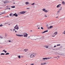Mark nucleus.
Returning <instances> with one entry per match:
<instances>
[{
	"label": "nucleus",
	"instance_id": "f257e3e1",
	"mask_svg": "<svg viewBox=\"0 0 65 65\" xmlns=\"http://www.w3.org/2000/svg\"><path fill=\"white\" fill-rule=\"evenodd\" d=\"M29 37H30V39L32 40H36V39H38V36H32V37H28L27 38L29 39Z\"/></svg>",
	"mask_w": 65,
	"mask_h": 65
},
{
	"label": "nucleus",
	"instance_id": "f03ea898",
	"mask_svg": "<svg viewBox=\"0 0 65 65\" xmlns=\"http://www.w3.org/2000/svg\"><path fill=\"white\" fill-rule=\"evenodd\" d=\"M3 2L4 4H5V3H9V2L8 1V0H7L5 1H3Z\"/></svg>",
	"mask_w": 65,
	"mask_h": 65
},
{
	"label": "nucleus",
	"instance_id": "7ed1b4c3",
	"mask_svg": "<svg viewBox=\"0 0 65 65\" xmlns=\"http://www.w3.org/2000/svg\"><path fill=\"white\" fill-rule=\"evenodd\" d=\"M24 35V37H27V36H28V34L26 33H24L23 34Z\"/></svg>",
	"mask_w": 65,
	"mask_h": 65
},
{
	"label": "nucleus",
	"instance_id": "20e7f679",
	"mask_svg": "<svg viewBox=\"0 0 65 65\" xmlns=\"http://www.w3.org/2000/svg\"><path fill=\"white\" fill-rule=\"evenodd\" d=\"M42 10L43 11H44L45 12H46V13L47 12V10H45V9L44 8Z\"/></svg>",
	"mask_w": 65,
	"mask_h": 65
},
{
	"label": "nucleus",
	"instance_id": "39448f33",
	"mask_svg": "<svg viewBox=\"0 0 65 65\" xmlns=\"http://www.w3.org/2000/svg\"><path fill=\"white\" fill-rule=\"evenodd\" d=\"M62 46H61L60 47H59V48H57L56 51H57V50H58L61 49V48H62Z\"/></svg>",
	"mask_w": 65,
	"mask_h": 65
},
{
	"label": "nucleus",
	"instance_id": "423d86ee",
	"mask_svg": "<svg viewBox=\"0 0 65 65\" xmlns=\"http://www.w3.org/2000/svg\"><path fill=\"white\" fill-rule=\"evenodd\" d=\"M38 39H41V37L42 36H38Z\"/></svg>",
	"mask_w": 65,
	"mask_h": 65
},
{
	"label": "nucleus",
	"instance_id": "0eeeda50",
	"mask_svg": "<svg viewBox=\"0 0 65 65\" xmlns=\"http://www.w3.org/2000/svg\"><path fill=\"white\" fill-rule=\"evenodd\" d=\"M5 13V11L4 12H0V15H1V14H4V13Z\"/></svg>",
	"mask_w": 65,
	"mask_h": 65
},
{
	"label": "nucleus",
	"instance_id": "6e6552de",
	"mask_svg": "<svg viewBox=\"0 0 65 65\" xmlns=\"http://www.w3.org/2000/svg\"><path fill=\"white\" fill-rule=\"evenodd\" d=\"M25 13V12L24 11L21 12H20V13H21V14H24Z\"/></svg>",
	"mask_w": 65,
	"mask_h": 65
},
{
	"label": "nucleus",
	"instance_id": "1a4fd4ad",
	"mask_svg": "<svg viewBox=\"0 0 65 65\" xmlns=\"http://www.w3.org/2000/svg\"><path fill=\"white\" fill-rule=\"evenodd\" d=\"M48 32V30H47L45 31H44L42 33L43 34L44 33H45V32Z\"/></svg>",
	"mask_w": 65,
	"mask_h": 65
},
{
	"label": "nucleus",
	"instance_id": "9d476101",
	"mask_svg": "<svg viewBox=\"0 0 65 65\" xmlns=\"http://www.w3.org/2000/svg\"><path fill=\"white\" fill-rule=\"evenodd\" d=\"M60 6H61V4H59V5H58L57 6V8H58V7H59V6H60Z\"/></svg>",
	"mask_w": 65,
	"mask_h": 65
},
{
	"label": "nucleus",
	"instance_id": "9b49d317",
	"mask_svg": "<svg viewBox=\"0 0 65 65\" xmlns=\"http://www.w3.org/2000/svg\"><path fill=\"white\" fill-rule=\"evenodd\" d=\"M33 54H32L30 55V58H33Z\"/></svg>",
	"mask_w": 65,
	"mask_h": 65
},
{
	"label": "nucleus",
	"instance_id": "f8f14e48",
	"mask_svg": "<svg viewBox=\"0 0 65 65\" xmlns=\"http://www.w3.org/2000/svg\"><path fill=\"white\" fill-rule=\"evenodd\" d=\"M61 10H62V9H59V10H58L57 11V12L58 13H59V12H60V11H61Z\"/></svg>",
	"mask_w": 65,
	"mask_h": 65
},
{
	"label": "nucleus",
	"instance_id": "ddd939ff",
	"mask_svg": "<svg viewBox=\"0 0 65 65\" xmlns=\"http://www.w3.org/2000/svg\"><path fill=\"white\" fill-rule=\"evenodd\" d=\"M43 60H47V57L45 58H43Z\"/></svg>",
	"mask_w": 65,
	"mask_h": 65
},
{
	"label": "nucleus",
	"instance_id": "4468645a",
	"mask_svg": "<svg viewBox=\"0 0 65 65\" xmlns=\"http://www.w3.org/2000/svg\"><path fill=\"white\" fill-rule=\"evenodd\" d=\"M44 38V36H42L41 38V39H43Z\"/></svg>",
	"mask_w": 65,
	"mask_h": 65
},
{
	"label": "nucleus",
	"instance_id": "2eb2a0df",
	"mask_svg": "<svg viewBox=\"0 0 65 65\" xmlns=\"http://www.w3.org/2000/svg\"><path fill=\"white\" fill-rule=\"evenodd\" d=\"M44 47L46 48H48V46H45Z\"/></svg>",
	"mask_w": 65,
	"mask_h": 65
},
{
	"label": "nucleus",
	"instance_id": "dca6fc26",
	"mask_svg": "<svg viewBox=\"0 0 65 65\" xmlns=\"http://www.w3.org/2000/svg\"><path fill=\"white\" fill-rule=\"evenodd\" d=\"M24 51L25 52H26L27 51H28V49H25L24 50Z\"/></svg>",
	"mask_w": 65,
	"mask_h": 65
},
{
	"label": "nucleus",
	"instance_id": "f3484780",
	"mask_svg": "<svg viewBox=\"0 0 65 65\" xmlns=\"http://www.w3.org/2000/svg\"><path fill=\"white\" fill-rule=\"evenodd\" d=\"M53 28V26H50L49 29H51V28Z\"/></svg>",
	"mask_w": 65,
	"mask_h": 65
},
{
	"label": "nucleus",
	"instance_id": "a211bd4d",
	"mask_svg": "<svg viewBox=\"0 0 65 65\" xmlns=\"http://www.w3.org/2000/svg\"><path fill=\"white\" fill-rule=\"evenodd\" d=\"M62 4L63 5H64V4H65V2L64 1L62 2Z\"/></svg>",
	"mask_w": 65,
	"mask_h": 65
},
{
	"label": "nucleus",
	"instance_id": "6ab92c4d",
	"mask_svg": "<svg viewBox=\"0 0 65 65\" xmlns=\"http://www.w3.org/2000/svg\"><path fill=\"white\" fill-rule=\"evenodd\" d=\"M46 26L47 27V28L48 29H50V28H49V27H48V25H46Z\"/></svg>",
	"mask_w": 65,
	"mask_h": 65
},
{
	"label": "nucleus",
	"instance_id": "aec40b11",
	"mask_svg": "<svg viewBox=\"0 0 65 65\" xmlns=\"http://www.w3.org/2000/svg\"><path fill=\"white\" fill-rule=\"evenodd\" d=\"M25 4H26L27 5L28 4H29V2H26L25 3Z\"/></svg>",
	"mask_w": 65,
	"mask_h": 65
},
{
	"label": "nucleus",
	"instance_id": "412c9836",
	"mask_svg": "<svg viewBox=\"0 0 65 65\" xmlns=\"http://www.w3.org/2000/svg\"><path fill=\"white\" fill-rule=\"evenodd\" d=\"M5 55V53H1V55L2 56V55Z\"/></svg>",
	"mask_w": 65,
	"mask_h": 65
},
{
	"label": "nucleus",
	"instance_id": "4be33fe9",
	"mask_svg": "<svg viewBox=\"0 0 65 65\" xmlns=\"http://www.w3.org/2000/svg\"><path fill=\"white\" fill-rule=\"evenodd\" d=\"M23 36V35H19V37H22Z\"/></svg>",
	"mask_w": 65,
	"mask_h": 65
},
{
	"label": "nucleus",
	"instance_id": "5701e85b",
	"mask_svg": "<svg viewBox=\"0 0 65 65\" xmlns=\"http://www.w3.org/2000/svg\"><path fill=\"white\" fill-rule=\"evenodd\" d=\"M9 53H7L6 54H5V55H9Z\"/></svg>",
	"mask_w": 65,
	"mask_h": 65
},
{
	"label": "nucleus",
	"instance_id": "b1692460",
	"mask_svg": "<svg viewBox=\"0 0 65 65\" xmlns=\"http://www.w3.org/2000/svg\"><path fill=\"white\" fill-rule=\"evenodd\" d=\"M11 8H15V6H11Z\"/></svg>",
	"mask_w": 65,
	"mask_h": 65
},
{
	"label": "nucleus",
	"instance_id": "393cba45",
	"mask_svg": "<svg viewBox=\"0 0 65 65\" xmlns=\"http://www.w3.org/2000/svg\"><path fill=\"white\" fill-rule=\"evenodd\" d=\"M57 33H58L57 32V31L55 32L54 33L55 34H56V35H57Z\"/></svg>",
	"mask_w": 65,
	"mask_h": 65
},
{
	"label": "nucleus",
	"instance_id": "a878e982",
	"mask_svg": "<svg viewBox=\"0 0 65 65\" xmlns=\"http://www.w3.org/2000/svg\"><path fill=\"white\" fill-rule=\"evenodd\" d=\"M18 57L19 58V59H20L21 58V56L20 55L18 56Z\"/></svg>",
	"mask_w": 65,
	"mask_h": 65
},
{
	"label": "nucleus",
	"instance_id": "bb28decb",
	"mask_svg": "<svg viewBox=\"0 0 65 65\" xmlns=\"http://www.w3.org/2000/svg\"><path fill=\"white\" fill-rule=\"evenodd\" d=\"M44 15L45 16V17H46H46H47V15L46 14H44Z\"/></svg>",
	"mask_w": 65,
	"mask_h": 65
},
{
	"label": "nucleus",
	"instance_id": "cd10ccee",
	"mask_svg": "<svg viewBox=\"0 0 65 65\" xmlns=\"http://www.w3.org/2000/svg\"><path fill=\"white\" fill-rule=\"evenodd\" d=\"M16 36H18V37H19V36H20V35H18V34H16Z\"/></svg>",
	"mask_w": 65,
	"mask_h": 65
},
{
	"label": "nucleus",
	"instance_id": "c85d7f7f",
	"mask_svg": "<svg viewBox=\"0 0 65 65\" xmlns=\"http://www.w3.org/2000/svg\"><path fill=\"white\" fill-rule=\"evenodd\" d=\"M41 65H44V62L42 63H41Z\"/></svg>",
	"mask_w": 65,
	"mask_h": 65
},
{
	"label": "nucleus",
	"instance_id": "c756f323",
	"mask_svg": "<svg viewBox=\"0 0 65 65\" xmlns=\"http://www.w3.org/2000/svg\"><path fill=\"white\" fill-rule=\"evenodd\" d=\"M19 29V27L18 26H17V28H16V29H17V30H18V29Z\"/></svg>",
	"mask_w": 65,
	"mask_h": 65
},
{
	"label": "nucleus",
	"instance_id": "7c9ffc66",
	"mask_svg": "<svg viewBox=\"0 0 65 65\" xmlns=\"http://www.w3.org/2000/svg\"><path fill=\"white\" fill-rule=\"evenodd\" d=\"M33 54H34V55H35V56H36V55H37V54H36V53H33Z\"/></svg>",
	"mask_w": 65,
	"mask_h": 65
},
{
	"label": "nucleus",
	"instance_id": "2f4dec72",
	"mask_svg": "<svg viewBox=\"0 0 65 65\" xmlns=\"http://www.w3.org/2000/svg\"><path fill=\"white\" fill-rule=\"evenodd\" d=\"M12 13L10 14V16H13V15H12Z\"/></svg>",
	"mask_w": 65,
	"mask_h": 65
},
{
	"label": "nucleus",
	"instance_id": "473e14b6",
	"mask_svg": "<svg viewBox=\"0 0 65 65\" xmlns=\"http://www.w3.org/2000/svg\"><path fill=\"white\" fill-rule=\"evenodd\" d=\"M5 37H6V36H7V34H5Z\"/></svg>",
	"mask_w": 65,
	"mask_h": 65
},
{
	"label": "nucleus",
	"instance_id": "72a5a7b5",
	"mask_svg": "<svg viewBox=\"0 0 65 65\" xmlns=\"http://www.w3.org/2000/svg\"><path fill=\"white\" fill-rule=\"evenodd\" d=\"M34 4H35V3H34L32 4H31V5H34Z\"/></svg>",
	"mask_w": 65,
	"mask_h": 65
},
{
	"label": "nucleus",
	"instance_id": "f704fd0d",
	"mask_svg": "<svg viewBox=\"0 0 65 65\" xmlns=\"http://www.w3.org/2000/svg\"><path fill=\"white\" fill-rule=\"evenodd\" d=\"M16 14H17V13H15V14H13V15L14 16V15H15H15H16Z\"/></svg>",
	"mask_w": 65,
	"mask_h": 65
},
{
	"label": "nucleus",
	"instance_id": "c9c22d12",
	"mask_svg": "<svg viewBox=\"0 0 65 65\" xmlns=\"http://www.w3.org/2000/svg\"><path fill=\"white\" fill-rule=\"evenodd\" d=\"M41 29L42 30H43V28L42 27H41Z\"/></svg>",
	"mask_w": 65,
	"mask_h": 65
},
{
	"label": "nucleus",
	"instance_id": "e433bc0d",
	"mask_svg": "<svg viewBox=\"0 0 65 65\" xmlns=\"http://www.w3.org/2000/svg\"><path fill=\"white\" fill-rule=\"evenodd\" d=\"M2 26H3V25H0V27H2Z\"/></svg>",
	"mask_w": 65,
	"mask_h": 65
},
{
	"label": "nucleus",
	"instance_id": "4c0bfd02",
	"mask_svg": "<svg viewBox=\"0 0 65 65\" xmlns=\"http://www.w3.org/2000/svg\"><path fill=\"white\" fill-rule=\"evenodd\" d=\"M63 34H65V31H64L62 33Z\"/></svg>",
	"mask_w": 65,
	"mask_h": 65
},
{
	"label": "nucleus",
	"instance_id": "58836bf2",
	"mask_svg": "<svg viewBox=\"0 0 65 65\" xmlns=\"http://www.w3.org/2000/svg\"><path fill=\"white\" fill-rule=\"evenodd\" d=\"M56 48H55V49H53L52 50H56Z\"/></svg>",
	"mask_w": 65,
	"mask_h": 65
},
{
	"label": "nucleus",
	"instance_id": "ea45409f",
	"mask_svg": "<svg viewBox=\"0 0 65 65\" xmlns=\"http://www.w3.org/2000/svg\"><path fill=\"white\" fill-rule=\"evenodd\" d=\"M60 44H57V46H59L60 45Z\"/></svg>",
	"mask_w": 65,
	"mask_h": 65
},
{
	"label": "nucleus",
	"instance_id": "a19ab883",
	"mask_svg": "<svg viewBox=\"0 0 65 65\" xmlns=\"http://www.w3.org/2000/svg\"><path fill=\"white\" fill-rule=\"evenodd\" d=\"M26 9H30V8H26Z\"/></svg>",
	"mask_w": 65,
	"mask_h": 65
},
{
	"label": "nucleus",
	"instance_id": "79ce46f5",
	"mask_svg": "<svg viewBox=\"0 0 65 65\" xmlns=\"http://www.w3.org/2000/svg\"><path fill=\"white\" fill-rule=\"evenodd\" d=\"M31 65H34V63H31Z\"/></svg>",
	"mask_w": 65,
	"mask_h": 65
},
{
	"label": "nucleus",
	"instance_id": "37998d69",
	"mask_svg": "<svg viewBox=\"0 0 65 65\" xmlns=\"http://www.w3.org/2000/svg\"><path fill=\"white\" fill-rule=\"evenodd\" d=\"M0 38H3V37H1V36H0Z\"/></svg>",
	"mask_w": 65,
	"mask_h": 65
},
{
	"label": "nucleus",
	"instance_id": "c03bdc74",
	"mask_svg": "<svg viewBox=\"0 0 65 65\" xmlns=\"http://www.w3.org/2000/svg\"><path fill=\"white\" fill-rule=\"evenodd\" d=\"M18 14H17L15 15V17H18Z\"/></svg>",
	"mask_w": 65,
	"mask_h": 65
},
{
	"label": "nucleus",
	"instance_id": "a18cd8bd",
	"mask_svg": "<svg viewBox=\"0 0 65 65\" xmlns=\"http://www.w3.org/2000/svg\"><path fill=\"white\" fill-rule=\"evenodd\" d=\"M16 26H15L14 27V28L15 29H17V28H16Z\"/></svg>",
	"mask_w": 65,
	"mask_h": 65
},
{
	"label": "nucleus",
	"instance_id": "49530a36",
	"mask_svg": "<svg viewBox=\"0 0 65 65\" xmlns=\"http://www.w3.org/2000/svg\"><path fill=\"white\" fill-rule=\"evenodd\" d=\"M58 55H62V54H59Z\"/></svg>",
	"mask_w": 65,
	"mask_h": 65
},
{
	"label": "nucleus",
	"instance_id": "de8ad7c7",
	"mask_svg": "<svg viewBox=\"0 0 65 65\" xmlns=\"http://www.w3.org/2000/svg\"><path fill=\"white\" fill-rule=\"evenodd\" d=\"M5 50H4L3 51V52H5Z\"/></svg>",
	"mask_w": 65,
	"mask_h": 65
},
{
	"label": "nucleus",
	"instance_id": "09e8293b",
	"mask_svg": "<svg viewBox=\"0 0 65 65\" xmlns=\"http://www.w3.org/2000/svg\"><path fill=\"white\" fill-rule=\"evenodd\" d=\"M5 53H6V52H7V51H5Z\"/></svg>",
	"mask_w": 65,
	"mask_h": 65
},
{
	"label": "nucleus",
	"instance_id": "8fccbe9b",
	"mask_svg": "<svg viewBox=\"0 0 65 65\" xmlns=\"http://www.w3.org/2000/svg\"><path fill=\"white\" fill-rule=\"evenodd\" d=\"M47 58V60L48 59H50V58H49V57Z\"/></svg>",
	"mask_w": 65,
	"mask_h": 65
},
{
	"label": "nucleus",
	"instance_id": "3c124183",
	"mask_svg": "<svg viewBox=\"0 0 65 65\" xmlns=\"http://www.w3.org/2000/svg\"><path fill=\"white\" fill-rule=\"evenodd\" d=\"M18 25H16L15 26V27H18Z\"/></svg>",
	"mask_w": 65,
	"mask_h": 65
},
{
	"label": "nucleus",
	"instance_id": "603ef678",
	"mask_svg": "<svg viewBox=\"0 0 65 65\" xmlns=\"http://www.w3.org/2000/svg\"><path fill=\"white\" fill-rule=\"evenodd\" d=\"M54 47H56V45H55L54 46Z\"/></svg>",
	"mask_w": 65,
	"mask_h": 65
},
{
	"label": "nucleus",
	"instance_id": "864d4df0",
	"mask_svg": "<svg viewBox=\"0 0 65 65\" xmlns=\"http://www.w3.org/2000/svg\"><path fill=\"white\" fill-rule=\"evenodd\" d=\"M32 54H33L32 56H33H33H34V54L33 53Z\"/></svg>",
	"mask_w": 65,
	"mask_h": 65
},
{
	"label": "nucleus",
	"instance_id": "5fc2aeb1",
	"mask_svg": "<svg viewBox=\"0 0 65 65\" xmlns=\"http://www.w3.org/2000/svg\"><path fill=\"white\" fill-rule=\"evenodd\" d=\"M13 31H15V29H13Z\"/></svg>",
	"mask_w": 65,
	"mask_h": 65
},
{
	"label": "nucleus",
	"instance_id": "6e6d98bb",
	"mask_svg": "<svg viewBox=\"0 0 65 65\" xmlns=\"http://www.w3.org/2000/svg\"><path fill=\"white\" fill-rule=\"evenodd\" d=\"M44 64H46V62H44Z\"/></svg>",
	"mask_w": 65,
	"mask_h": 65
},
{
	"label": "nucleus",
	"instance_id": "4d7b16f0",
	"mask_svg": "<svg viewBox=\"0 0 65 65\" xmlns=\"http://www.w3.org/2000/svg\"><path fill=\"white\" fill-rule=\"evenodd\" d=\"M10 30H11V31H12V29H10Z\"/></svg>",
	"mask_w": 65,
	"mask_h": 65
},
{
	"label": "nucleus",
	"instance_id": "13d9d810",
	"mask_svg": "<svg viewBox=\"0 0 65 65\" xmlns=\"http://www.w3.org/2000/svg\"><path fill=\"white\" fill-rule=\"evenodd\" d=\"M54 58H56V59H57V57H54Z\"/></svg>",
	"mask_w": 65,
	"mask_h": 65
},
{
	"label": "nucleus",
	"instance_id": "bf43d9fd",
	"mask_svg": "<svg viewBox=\"0 0 65 65\" xmlns=\"http://www.w3.org/2000/svg\"><path fill=\"white\" fill-rule=\"evenodd\" d=\"M5 24H8V23H5Z\"/></svg>",
	"mask_w": 65,
	"mask_h": 65
},
{
	"label": "nucleus",
	"instance_id": "052dcab7",
	"mask_svg": "<svg viewBox=\"0 0 65 65\" xmlns=\"http://www.w3.org/2000/svg\"><path fill=\"white\" fill-rule=\"evenodd\" d=\"M58 58H59V56H58Z\"/></svg>",
	"mask_w": 65,
	"mask_h": 65
},
{
	"label": "nucleus",
	"instance_id": "680f3d73",
	"mask_svg": "<svg viewBox=\"0 0 65 65\" xmlns=\"http://www.w3.org/2000/svg\"><path fill=\"white\" fill-rule=\"evenodd\" d=\"M8 9H9V10H10V8H8Z\"/></svg>",
	"mask_w": 65,
	"mask_h": 65
},
{
	"label": "nucleus",
	"instance_id": "e2e57ef3",
	"mask_svg": "<svg viewBox=\"0 0 65 65\" xmlns=\"http://www.w3.org/2000/svg\"><path fill=\"white\" fill-rule=\"evenodd\" d=\"M9 42H10V41H11L10 40H9Z\"/></svg>",
	"mask_w": 65,
	"mask_h": 65
},
{
	"label": "nucleus",
	"instance_id": "0e129e2a",
	"mask_svg": "<svg viewBox=\"0 0 65 65\" xmlns=\"http://www.w3.org/2000/svg\"><path fill=\"white\" fill-rule=\"evenodd\" d=\"M13 4H15V3H13Z\"/></svg>",
	"mask_w": 65,
	"mask_h": 65
},
{
	"label": "nucleus",
	"instance_id": "69168bd1",
	"mask_svg": "<svg viewBox=\"0 0 65 65\" xmlns=\"http://www.w3.org/2000/svg\"><path fill=\"white\" fill-rule=\"evenodd\" d=\"M15 33H16L17 32V31L15 30Z\"/></svg>",
	"mask_w": 65,
	"mask_h": 65
},
{
	"label": "nucleus",
	"instance_id": "338daca9",
	"mask_svg": "<svg viewBox=\"0 0 65 65\" xmlns=\"http://www.w3.org/2000/svg\"><path fill=\"white\" fill-rule=\"evenodd\" d=\"M38 29H40V27H39V28H38Z\"/></svg>",
	"mask_w": 65,
	"mask_h": 65
},
{
	"label": "nucleus",
	"instance_id": "774afa93",
	"mask_svg": "<svg viewBox=\"0 0 65 65\" xmlns=\"http://www.w3.org/2000/svg\"><path fill=\"white\" fill-rule=\"evenodd\" d=\"M30 32H32V30H31L30 31Z\"/></svg>",
	"mask_w": 65,
	"mask_h": 65
}]
</instances>
